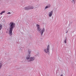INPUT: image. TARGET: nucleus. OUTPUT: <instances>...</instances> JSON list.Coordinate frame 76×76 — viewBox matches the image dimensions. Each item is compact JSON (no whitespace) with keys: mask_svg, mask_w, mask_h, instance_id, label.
<instances>
[{"mask_svg":"<svg viewBox=\"0 0 76 76\" xmlns=\"http://www.w3.org/2000/svg\"><path fill=\"white\" fill-rule=\"evenodd\" d=\"M10 27L9 28L7 29L8 31V34L11 36L12 35V31L13 29V28L15 27V23L13 22H10L9 24Z\"/></svg>","mask_w":76,"mask_h":76,"instance_id":"obj_1","label":"nucleus"},{"mask_svg":"<svg viewBox=\"0 0 76 76\" xmlns=\"http://www.w3.org/2000/svg\"><path fill=\"white\" fill-rule=\"evenodd\" d=\"M36 27H37V30L38 32H39L40 34L42 35L43 34L44 32H45V28H43L42 29H41L40 25L38 24L36 25Z\"/></svg>","mask_w":76,"mask_h":76,"instance_id":"obj_2","label":"nucleus"},{"mask_svg":"<svg viewBox=\"0 0 76 76\" xmlns=\"http://www.w3.org/2000/svg\"><path fill=\"white\" fill-rule=\"evenodd\" d=\"M50 48V45H48L47 48H45L44 49L43 51L44 52V53H46V54H49Z\"/></svg>","mask_w":76,"mask_h":76,"instance_id":"obj_3","label":"nucleus"},{"mask_svg":"<svg viewBox=\"0 0 76 76\" xmlns=\"http://www.w3.org/2000/svg\"><path fill=\"white\" fill-rule=\"evenodd\" d=\"M35 58L34 57H28L26 58V59L28 61H32L35 60Z\"/></svg>","mask_w":76,"mask_h":76,"instance_id":"obj_4","label":"nucleus"},{"mask_svg":"<svg viewBox=\"0 0 76 76\" xmlns=\"http://www.w3.org/2000/svg\"><path fill=\"white\" fill-rule=\"evenodd\" d=\"M53 11H50L48 13V16H49V18H51L53 16Z\"/></svg>","mask_w":76,"mask_h":76,"instance_id":"obj_5","label":"nucleus"},{"mask_svg":"<svg viewBox=\"0 0 76 76\" xmlns=\"http://www.w3.org/2000/svg\"><path fill=\"white\" fill-rule=\"evenodd\" d=\"M51 7V5L46 6L45 7V9H47L48 8H50Z\"/></svg>","mask_w":76,"mask_h":76,"instance_id":"obj_6","label":"nucleus"},{"mask_svg":"<svg viewBox=\"0 0 76 76\" xmlns=\"http://www.w3.org/2000/svg\"><path fill=\"white\" fill-rule=\"evenodd\" d=\"M25 10H29V6L26 7L24 8Z\"/></svg>","mask_w":76,"mask_h":76,"instance_id":"obj_7","label":"nucleus"},{"mask_svg":"<svg viewBox=\"0 0 76 76\" xmlns=\"http://www.w3.org/2000/svg\"><path fill=\"white\" fill-rule=\"evenodd\" d=\"M34 8V6H29V9H33Z\"/></svg>","mask_w":76,"mask_h":76,"instance_id":"obj_8","label":"nucleus"},{"mask_svg":"<svg viewBox=\"0 0 76 76\" xmlns=\"http://www.w3.org/2000/svg\"><path fill=\"white\" fill-rule=\"evenodd\" d=\"M6 11L5 10H4L1 12L0 13L1 15H2L3 13H5Z\"/></svg>","mask_w":76,"mask_h":76,"instance_id":"obj_9","label":"nucleus"},{"mask_svg":"<svg viewBox=\"0 0 76 76\" xmlns=\"http://www.w3.org/2000/svg\"><path fill=\"white\" fill-rule=\"evenodd\" d=\"M3 66V63L2 62L0 63V69H1V67Z\"/></svg>","mask_w":76,"mask_h":76,"instance_id":"obj_10","label":"nucleus"},{"mask_svg":"<svg viewBox=\"0 0 76 76\" xmlns=\"http://www.w3.org/2000/svg\"><path fill=\"white\" fill-rule=\"evenodd\" d=\"M38 7H39V6L37 5L35 7V9H37V8H38Z\"/></svg>","mask_w":76,"mask_h":76,"instance_id":"obj_11","label":"nucleus"},{"mask_svg":"<svg viewBox=\"0 0 76 76\" xmlns=\"http://www.w3.org/2000/svg\"><path fill=\"white\" fill-rule=\"evenodd\" d=\"M2 28V25L0 24V31L1 30V28Z\"/></svg>","mask_w":76,"mask_h":76,"instance_id":"obj_12","label":"nucleus"},{"mask_svg":"<svg viewBox=\"0 0 76 76\" xmlns=\"http://www.w3.org/2000/svg\"><path fill=\"white\" fill-rule=\"evenodd\" d=\"M71 2L72 3H73V4H75V0H72Z\"/></svg>","mask_w":76,"mask_h":76,"instance_id":"obj_13","label":"nucleus"},{"mask_svg":"<svg viewBox=\"0 0 76 76\" xmlns=\"http://www.w3.org/2000/svg\"><path fill=\"white\" fill-rule=\"evenodd\" d=\"M64 42L65 44H66V43H67V39H65Z\"/></svg>","mask_w":76,"mask_h":76,"instance_id":"obj_14","label":"nucleus"},{"mask_svg":"<svg viewBox=\"0 0 76 76\" xmlns=\"http://www.w3.org/2000/svg\"><path fill=\"white\" fill-rule=\"evenodd\" d=\"M31 50H29L28 51V53L29 54H31Z\"/></svg>","mask_w":76,"mask_h":76,"instance_id":"obj_15","label":"nucleus"},{"mask_svg":"<svg viewBox=\"0 0 76 76\" xmlns=\"http://www.w3.org/2000/svg\"><path fill=\"white\" fill-rule=\"evenodd\" d=\"M7 14H11V13L10 12H9L7 13Z\"/></svg>","mask_w":76,"mask_h":76,"instance_id":"obj_16","label":"nucleus"},{"mask_svg":"<svg viewBox=\"0 0 76 76\" xmlns=\"http://www.w3.org/2000/svg\"><path fill=\"white\" fill-rule=\"evenodd\" d=\"M60 76H63V75H61Z\"/></svg>","mask_w":76,"mask_h":76,"instance_id":"obj_17","label":"nucleus"},{"mask_svg":"<svg viewBox=\"0 0 76 76\" xmlns=\"http://www.w3.org/2000/svg\"><path fill=\"white\" fill-rule=\"evenodd\" d=\"M67 32H68V31H66V34H67Z\"/></svg>","mask_w":76,"mask_h":76,"instance_id":"obj_18","label":"nucleus"},{"mask_svg":"<svg viewBox=\"0 0 76 76\" xmlns=\"http://www.w3.org/2000/svg\"><path fill=\"white\" fill-rule=\"evenodd\" d=\"M23 57H21V59H23Z\"/></svg>","mask_w":76,"mask_h":76,"instance_id":"obj_19","label":"nucleus"}]
</instances>
